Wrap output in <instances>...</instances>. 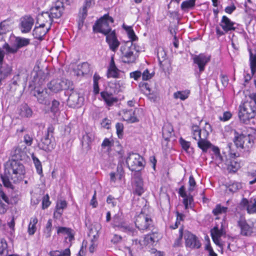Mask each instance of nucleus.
Wrapping results in <instances>:
<instances>
[{"label":"nucleus","instance_id":"nucleus-1","mask_svg":"<svg viewBox=\"0 0 256 256\" xmlns=\"http://www.w3.org/2000/svg\"><path fill=\"white\" fill-rule=\"evenodd\" d=\"M22 152L20 148H15L12 154L13 159L6 164L4 172L1 174L2 182L6 187L9 188L12 186L10 180L15 182L24 174V166L18 160L21 159Z\"/></svg>","mask_w":256,"mask_h":256},{"label":"nucleus","instance_id":"nucleus-2","mask_svg":"<svg viewBox=\"0 0 256 256\" xmlns=\"http://www.w3.org/2000/svg\"><path fill=\"white\" fill-rule=\"evenodd\" d=\"M141 48L136 44L127 42L121 46L122 60L124 63H134L138 56Z\"/></svg>","mask_w":256,"mask_h":256},{"label":"nucleus","instance_id":"nucleus-3","mask_svg":"<svg viewBox=\"0 0 256 256\" xmlns=\"http://www.w3.org/2000/svg\"><path fill=\"white\" fill-rule=\"evenodd\" d=\"M114 22L113 18L108 14H105L98 20L92 26L93 32L95 33H102L105 36L112 32L110 24Z\"/></svg>","mask_w":256,"mask_h":256},{"label":"nucleus","instance_id":"nucleus-4","mask_svg":"<svg viewBox=\"0 0 256 256\" xmlns=\"http://www.w3.org/2000/svg\"><path fill=\"white\" fill-rule=\"evenodd\" d=\"M254 102H244L239 106L238 117L241 122L248 124L250 119L254 118L256 108Z\"/></svg>","mask_w":256,"mask_h":256},{"label":"nucleus","instance_id":"nucleus-5","mask_svg":"<svg viewBox=\"0 0 256 256\" xmlns=\"http://www.w3.org/2000/svg\"><path fill=\"white\" fill-rule=\"evenodd\" d=\"M10 38L11 40H14L12 46H10L8 43L6 42L2 46V48L6 50L8 54H16L19 49L28 46L30 43V39L25 38L11 36Z\"/></svg>","mask_w":256,"mask_h":256},{"label":"nucleus","instance_id":"nucleus-6","mask_svg":"<svg viewBox=\"0 0 256 256\" xmlns=\"http://www.w3.org/2000/svg\"><path fill=\"white\" fill-rule=\"evenodd\" d=\"M111 224L113 228H117L118 230L129 235L134 236L138 234L136 230L124 221L122 216L118 214H116L113 216Z\"/></svg>","mask_w":256,"mask_h":256},{"label":"nucleus","instance_id":"nucleus-7","mask_svg":"<svg viewBox=\"0 0 256 256\" xmlns=\"http://www.w3.org/2000/svg\"><path fill=\"white\" fill-rule=\"evenodd\" d=\"M144 158L136 153H130L126 158V164L132 171H140L144 167Z\"/></svg>","mask_w":256,"mask_h":256},{"label":"nucleus","instance_id":"nucleus-8","mask_svg":"<svg viewBox=\"0 0 256 256\" xmlns=\"http://www.w3.org/2000/svg\"><path fill=\"white\" fill-rule=\"evenodd\" d=\"M48 88L53 92H58L61 90L70 89L72 90V83L66 79H54L48 84Z\"/></svg>","mask_w":256,"mask_h":256},{"label":"nucleus","instance_id":"nucleus-9","mask_svg":"<svg viewBox=\"0 0 256 256\" xmlns=\"http://www.w3.org/2000/svg\"><path fill=\"white\" fill-rule=\"evenodd\" d=\"M135 224L136 228L140 230H145L150 229V228L152 226V220L149 216L145 214L142 212L136 216Z\"/></svg>","mask_w":256,"mask_h":256},{"label":"nucleus","instance_id":"nucleus-10","mask_svg":"<svg viewBox=\"0 0 256 256\" xmlns=\"http://www.w3.org/2000/svg\"><path fill=\"white\" fill-rule=\"evenodd\" d=\"M234 142L237 148H249L252 146V142L248 136L238 134L234 131Z\"/></svg>","mask_w":256,"mask_h":256},{"label":"nucleus","instance_id":"nucleus-11","mask_svg":"<svg viewBox=\"0 0 256 256\" xmlns=\"http://www.w3.org/2000/svg\"><path fill=\"white\" fill-rule=\"evenodd\" d=\"M225 234L222 224L219 228L218 226H215L211 230V236L214 244L219 246L222 250L224 244L221 242L220 237Z\"/></svg>","mask_w":256,"mask_h":256},{"label":"nucleus","instance_id":"nucleus-12","mask_svg":"<svg viewBox=\"0 0 256 256\" xmlns=\"http://www.w3.org/2000/svg\"><path fill=\"white\" fill-rule=\"evenodd\" d=\"M192 60L194 63L198 66L200 72H202L204 70L206 64L210 61V56L201 53L198 55L193 56Z\"/></svg>","mask_w":256,"mask_h":256},{"label":"nucleus","instance_id":"nucleus-13","mask_svg":"<svg viewBox=\"0 0 256 256\" xmlns=\"http://www.w3.org/2000/svg\"><path fill=\"white\" fill-rule=\"evenodd\" d=\"M34 19L30 16H25L20 19L19 28L23 34L29 32L34 24Z\"/></svg>","mask_w":256,"mask_h":256},{"label":"nucleus","instance_id":"nucleus-14","mask_svg":"<svg viewBox=\"0 0 256 256\" xmlns=\"http://www.w3.org/2000/svg\"><path fill=\"white\" fill-rule=\"evenodd\" d=\"M132 188L133 193L139 196H141L144 192L142 179L138 173L134 175Z\"/></svg>","mask_w":256,"mask_h":256},{"label":"nucleus","instance_id":"nucleus-15","mask_svg":"<svg viewBox=\"0 0 256 256\" xmlns=\"http://www.w3.org/2000/svg\"><path fill=\"white\" fill-rule=\"evenodd\" d=\"M238 225L240 229V234L244 236H250L253 232V224H248L246 220L240 218L238 222Z\"/></svg>","mask_w":256,"mask_h":256},{"label":"nucleus","instance_id":"nucleus-16","mask_svg":"<svg viewBox=\"0 0 256 256\" xmlns=\"http://www.w3.org/2000/svg\"><path fill=\"white\" fill-rule=\"evenodd\" d=\"M106 36V40L109 46L110 49L115 52L120 45V42L116 36L115 30H112V32Z\"/></svg>","mask_w":256,"mask_h":256},{"label":"nucleus","instance_id":"nucleus-17","mask_svg":"<svg viewBox=\"0 0 256 256\" xmlns=\"http://www.w3.org/2000/svg\"><path fill=\"white\" fill-rule=\"evenodd\" d=\"M64 10L63 2L57 1L50 10L49 15L52 20L53 18H58L62 16Z\"/></svg>","mask_w":256,"mask_h":256},{"label":"nucleus","instance_id":"nucleus-18","mask_svg":"<svg viewBox=\"0 0 256 256\" xmlns=\"http://www.w3.org/2000/svg\"><path fill=\"white\" fill-rule=\"evenodd\" d=\"M186 246L191 248H199L201 244L198 238L190 232H188L184 236Z\"/></svg>","mask_w":256,"mask_h":256},{"label":"nucleus","instance_id":"nucleus-19","mask_svg":"<svg viewBox=\"0 0 256 256\" xmlns=\"http://www.w3.org/2000/svg\"><path fill=\"white\" fill-rule=\"evenodd\" d=\"M136 110H122L120 112V114L122 116V119L130 123H134L139 121L138 118L135 116Z\"/></svg>","mask_w":256,"mask_h":256},{"label":"nucleus","instance_id":"nucleus-20","mask_svg":"<svg viewBox=\"0 0 256 256\" xmlns=\"http://www.w3.org/2000/svg\"><path fill=\"white\" fill-rule=\"evenodd\" d=\"M2 186L0 184V214H4L8 209L10 203L8 197L2 190Z\"/></svg>","mask_w":256,"mask_h":256},{"label":"nucleus","instance_id":"nucleus-21","mask_svg":"<svg viewBox=\"0 0 256 256\" xmlns=\"http://www.w3.org/2000/svg\"><path fill=\"white\" fill-rule=\"evenodd\" d=\"M52 138L48 136H46L44 138L42 139V142L39 144L38 146L40 149L46 152H51L55 147L54 142L52 140Z\"/></svg>","mask_w":256,"mask_h":256},{"label":"nucleus","instance_id":"nucleus-22","mask_svg":"<svg viewBox=\"0 0 256 256\" xmlns=\"http://www.w3.org/2000/svg\"><path fill=\"white\" fill-rule=\"evenodd\" d=\"M50 29V26L47 28H45L44 26L40 24L38 26H35L32 32V34L34 38L42 40L44 39V36Z\"/></svg>","mask_w":256,"mask_h":256},{"label":"nucleus","instance_id":"nucleus-23","mask_svg":"<svg viewBox=\"0 0 256 256\" xmlns=\"http://www.w3.org/2000/svg\"><path fill=\"white\" fill-rule=\"evenodd\" d=\"M57 234H58L66 235L67 236L65 238V239H68V242H70V246L72 245V241L74 240V232L72 228L58 226L57 228Z\"/></svg>","mask_w":256,"mask_h":256},{"label":"nucleus","instance_id":"nucleus-24","mask_svg":"<svg viewBox=\"0 0 256 256\" xmlns=\"http://www.w3.org/2000/svg\"><path fill=\"white\" fill-rule=\"evenodd\" d=\"M160 234L156 232H153L150 234L146 235L142 242L145 246H152L154 242H158L160 238Z\"/></svg>","mask_w":256,"mask_h":256},{"label":"nucleus","instance_id":"nucleus-25","mask_svg":"<svg viewBox=\"0 0 256 256\" xmlns=\"http://www.w3.org/2000/svg\"><path fill=\"white\" fill-rule=\"evenodd\" d=\"M12 70V66L6 62L0 65V84L2 80L11 74Z\"/></svg>","mask_w":256,"mask_h":256},{"label":"nucleus","instance_id":"nucleus-26","mask_svg":"<svg viewBox=\"0 0 256 256\" xmlns=\"http://www.w3.org/2000/svg\"><path fill=\"white\" fill-rule=\"evenodd\" d=\"M119 72L120 70L116 66L114 58L112 57L106 73L107 77L108 78H118Z\"/></svg>","mask_w":256,"mask_h":256},{"label":"nucleus","instance_id":"nucleus-27","mask_svg":"<svg viewBox=\"0 0 256 256\" xmlns=\"http://www.w3.org/2000/svg\"><path fill=\"white\" fill-rule=\"evenodd\" d=\"M208 135H206L204 132L202 138L198 141V146L200 148L202 152H207L208 148H212V145L211 142L208 140Z\"/></svg>","mask_w":256,"mask_h":256},{"label":"nucleus","instance_id":"nucleus-28","mask_svg":"<svg viewBox=\"0 0 256 256\" xmlns=\"http://www.w3.org/2000/svg\"><path fill=\"white\" fill-rule=\"evenodd\" d=\"M53 20L49 15L48 12H42L39 14L37 16L36 23L41 24V26H46V24L48 23L50 28Z\"/></svg>","mask_w":256,"mask_h":256},{"label":"nucleus","instance_id":"nucleus-29","mask_svg":"<svg viewBox=\"0 0 256 256\" xmlns=\"http://www.w3.org/2000/svg\"><path fill=\"white\" fill-rule=\"evenodd\" d=\"M191 130L192 138L197 141L202 138L204 132L206 134V135H209L208 132L206 130H202L197 125L192 126Z\"/></svg>","mask_w":256,"mask_h":256},{"label":"nucleus","instance_id":"nucleus-30","mask_svg":"<svg viewBox=\"0 0 256 256\" xmlns=\"http://www.w3.org/2000/svg\"><path fill=\"white\" fill-rule=\"evenodd\" d=\"M234 23L231 21L229 18L226 16H224L222 17L220 26H222L225 32H227L228 31L235 30V28L234 26Z\"/></svg>","mask_w":256,"mask_h":256},{"label":"nucleus","instance_id":"nucleus-31","mask_svg":"<svg viewBox=\"0 0 256 256\" xmlns=\"http://www.w3.org/2000/svg\"><path fill=\"white\" fill-rule=\"evenodd\" d=\"M88 235L93 237V238L91 240V244L89 247L90 252L93 253L97 246V244H96V240L98 236V230L95 228L94 232V228H92L90 229Z\"/></svg>","mask_w":256,"mask_h":256},{"label":"nucleus","instance_id":"nucleus-32","mask_svg":"<svg viewBox=\"0 0 256 256\" xmlns=\"http://www.w3.org/2000/svg\"><path fill=\"white\" fill-rule=\"evenodd\" d=\"M174 134L172 125L170 123L165 124L162 128V137L166 140H168Z\"/></svg>","mask_w":256,"mask_h":256},{"label":"nucleus","instance_id":"nucleus-33","mask_svg":"<svg viewBox=\"0 0 256 256\" xmlns=\"http://www.w3.org/2000/svg\"><path fill=\"white\" fill-rule=\"evenodd\" d=\"M67 206V202L66 200H60L58 202L56 206V210L54 212V216L60 217L63 213V210Z\"/></svg>","mask_w":256,"mask_h":256},{"label":"nucleus","instance_id":"nucleus-34","mask_svg":"<svg viewBox=\"0 0 256 256\" xmlns=\"http://www.w3.org/2000/svg\"><path fill=\"white\" fill-rule=\"evenodd\" d=\"M100 95L108 106H112L114 102H117V99L114 98L112 94H109L106 92H102Z\"/></svg>","mask_w":256,"mask_h":256},{"label":"nucleus","instance_id":"nucleus-35","mask_svg":"<svg viewBox=\"0 0 256 256\" xmlns=\"http://www.w3.org/2000/svg\"><path fill=\"white\" fill-rule=\"evenodd\" d=\"M10 30V22L4 20L0 23V34L4 40V35Z\"/></svg>","mask_w":256,"mask_h":256},{"label":"nucleus","instance_id":"nucleus-36","mask_svg":"<svg viewBox=\"0 0 256 256\" xmlns=\"http://www.w3.org/2000/svg\"><path fill=\"white\" fill-rule=\"evenodd\" d=\"M254 54H253L250 49L249 50L250 53V66L251 72L254 74L256 72V49L254 50Z\"/></svg>","mask_w":256,"mask_h":256},{"label":"nucleus","instance_id":"nucleus-37","mask_svg":"<svg viewBox=\"0 0 256 256\" xmlns=\"http://www.w3.org/2000/svg\"><path fill=\"white\" fill-rule=\"evenodd\" d=\"M90 72V64L88 62H83L78 66L77 76H84L88 74Z\"/></svg>","mask_w":256,"mask_h":256},{"label":"nucleus","instance_id":"nucleus-38","mask_svg":"<svg viewBox=\"0 0 256 256\" xmlns=\"http://www.w3.org/2000/svg\"><path fill=\"white\" fill-rule=\"evenodd\" d=\"M212 151L213 154H212V158L218 164L223 161L222 156L220 155V150L218 147L212 146Z\"/></svg>","mask_w":256,"mask_h":256},{"label":"nucleus","instance_id":"nucleus-39","mask_svg":"<svg viewBox=\"0 0 256 256\" xmlns=\"http://www.w3.org/2000/svg\"><path fill=\"white\" fill-rule=\"evenodd\" d=\"M79 94L76 92H72L69 96L68 102L72 106H76L78 104Z\"/></svg>","mask_w":256,"mask_h":256},{"label":"nucleus","instance_id":"nucleus-40","mask_svg":"<svg viewBox=\"0 0 256 256\" xmlns=\"http://www.w3.org/2000/svg\"><path fill=\"white\" fill-rule=\"evenodd\" d=\"M38 223V219L34 216L30 218V222L28 224V232L30 235H33L36 230V224Z\"/></svg>","mask_w":256,"mask_h":256},{"label":"nucleus","instance_id":"nucleus-41","mask_svg":"<svg viewBox=\"0 0 256 256\" xmlns=\"http://www.w3.org/2000/svg\"><path fill=\"white\" fill-rule=\"evenodd\" d=\"M196 0H187L184 1L180 6L181 9L184 11L192 9L196 5Z\"/></svg>","mask_w":256,"mask_h":256},{"label":"nucleus","instance_id":"nucleus-42","mask_svg":"<svg viewBox=\"0 0 256 256\" xmlns=\"http://www.w3.org/2000/svg\"><path fill=\"white\" fill-rule=\"evenodd\" d=\"M190 94L189 90L183 91H178L174 94V98L176 99L180 98L182 100H184L188 98Z\"/></svg>","mask_w":256,"mask_h":256},{"label":"nucleus","instance_id":"nucleus-43","mask_svg":"<svg viewBox=\"0 0 256 256\" xmlns=\"http://www.w3.org/2000/svg\"><path fill=\"white\" fill-rule=\"evenodd\" d=\"M122 27L125 30L130 40V42H133L136 41L138 39V37L136 36L132 26H127L124 24Z\"/></svg>","mask_w":256,"mask_h":256},{"label":"nucleus","instance_id":"nucleus-44","mask_svg":"<svg viewBox=\"0 0 256 256\" xmlns=\"http://www.w3.org/2000/svg\"><path fill=\"white\" fill-rule=\"evenodd\" d=\"M246 212L250 214H256V197L250 200V204L246 208Z\"/></svg>","mask_w":256,"mask_h":256},{"label":"nucleus","instance_id":"nucleus-45","mask_svg":"<svg viewBox=\"0 0 256 256\" xmlns=\"http://www.w3.org/2000/svg\"><path fill=\"white\" fill-rule=\"evenodd\" d=\"M114 146V141L108 138H105L102 143L101 146L102 149H106L107 152H110L112 150V148Z\"/></svg>","mask_w":256,"mask_h":256},{"label":"nucleus","instance_id":"nucleus-46","mask_svg":"<svg viewBox=\"0 0 256 256\" xmlns=\"http://www.w3.org/2000/svg\"><path fill=\"white\" fill-rule=\"evenodd\" d=\"M32 159L33 160V162L34 163V166L36 168L37 173L42 176V165L41 164V162L40 161V160L37 158L36 156H34V154L32 156Z\"/></svg>","mask_w":256,"mask_h":256},{"label":"nucleus","instance_id":"nucleus-47","mask_svg":"<svg viewBox=\"0 0 256 256\" xmlns=\"http://www.w3.org/2000/svg\"><path fill=\"white\" fill-rule=\"evenodd\" d=\"M228 210V208L222 206L220 204H216V207L212 210V214L214 216H218L222 214H226Z\"/></svg>","mask_w":256,"mask_h":256},{"label":"nucleus","instance_id":"nucleus-48","mask_svg":"<svg viewBox=\"0 0 256 256\" xmlns=\"http://www.w3.org/2000/svg\"><path fill=\"white\" fill-rule=\"evenodd\" d=\"M52 221L51 220H49L46 224V228L44 231V236L46 238H48L50 237L52 234Z\"/></svg>","mask_w":256,"mask_h":256},{"label":"nucleus","instance_id":"nucleus-49","mask_svg":"<svg viewBox=\"0 0 256 256\" xmlns=\"http://www.w3.org/2000/svg\"><path fill=\"white\" fill-rule=\"evenodd\" d=\"M94 135L92 133H86L83 136L82 143L89 145L94 140Z\"/></svg>","mask_w":256,"mask_h":256},{"label":"nucleus","instance_id":"nucleus-50","mask_svg":"<svg viewBox=\"0 0 256 256\" xmlns=\"http://www.w3.org/2000/svg\"><path fill=\"white\" fill-rule=\"evenodd\" d=\"M123 162L120 160L117 166L116 176H118L119 179H121L124 175V171L123 168Z\"/></svg>","mask_w":256,"mask_h":256},{"label":"nucleus","instance_id":"nucleus-51","mask_svg":"<svg viewBox=\"0 0 256 256\" xmlns=\"http://www.w3.org/2000/svg\"><path fill=\"white\" fill-rule=\"evenodd\" d=\"M179 142L182 148L186 152H188L190 146V142L186 141L185 140L180 138L179 140Z\"/></svg>","mask_w":256,"mask_h":256},{"label":"nucleus","instance_id":"nucleus-52","mask_svg":"<svg viewBox=\"0 0 256 256\" xmlns=\"http://www.w3.org/2000/svg\"><path fill=\"white\" fill-rule=\"evenodd\" d=\"M242 188V185L239 182H234L229 185L228 190L232 192H235Z\"/></svg>","mask_w":256,"mask_h":256},{"label":"nucleus","instance_id":"nucleus-53","mask_svg":"<svg viewBox=\"0 0 256 256\" xmlns=\"http://www.w3.org/2000/svg\"><path fill=\"white\" fill-rule=\"evenodd\" d=\"M193 198L191 196H187L184 198L183 203L184 205L185 208L187 209L188 207H192V204L193 202Z\"/></svg>","mask_w":256,"mask_h":256},{"label":"nucleus","instance_id":"nucleus-54","mask_svg":"<svg viewBox=\"0 0 256 256\" xmlns=\"http://www.w3.org/2000/svg\"><path fill=\"white\" fill-rule=\"evenodd\" d=\"M166 53L162 48H158L157 49V57L160 62L165 59Z\"/></svg>","mask_w":256,"mask_h":256},{"label":"nucleus","instance_id":"nucleus-55","mask_svg":"<svg viewBox=\"0 0 256 256\" xmlns=\"http://www.w3.org/2000/svg\"><path fill=\"white\" fill-rule=\"evenodd\" d=\"M154 75V73H150L148 69L145 70L142 73V79L143 80H148L151 79Z\"/></svg>","mask_w":256,"mask_h":256},{"label":"nucleus","instance_id":"nucleus-56","mask_svg":"<svg viewBox=\"0 0 256 256\" xmlns=\"http://www.w3.org/2000/svg\"><path fill=\"white\" fill-rule=\"evenodd\" d=\"M116 134L119 138H121L123 134L124 124L122 123L118 122L116 124Z\"/></svg>","mask_w":256,"mask_h":256},{"label":"nucleus","instance_id":"nucleus-57","mask_svg":"<svg viewBox=\"0 0 256 256\" xmlns=\"http://www.w3.org/2000/svg\"><path fill=\"white\" fill-rule=\"evenodd\" d=\"M22 115L26 117H30L32 116V110L28 108L27 106H23L22 110Z\"/></svg>","mask_w":256,"mask_h":256},{"label":"nucleus","instance_id":"nucleus-58","mask_svg":"<svg viewBox=\"0 0 256 256\" xmlns=\"http://www.w3.org/2000/svg\"><path fill=\"white\" fill-rule=\"evenodd\" d=\"M132 246L138 250H140L145 245L144 244L142 241L136 239L132 240Z\"/></svg>","mask_w":256,"mask_h":256},{"label":"nucleus","instance_id":"nucleus-59","mask_svg":"<svg viewBox=\"0 0 256 256\" xmlns=\"http://www.w3.org/2000/svg\"><path fill=\"white\" fill-rule=\"evenodd\" d=\"M118 199L114 198L111 195H109L106 199V202L108 204H110L112 207H114L116 206Z\"/></svg>","mask_w":256,"mask_h":256},{"label":"nucleus","instance_id":"nucleus-60","mask_svg":"<svg viewBox=\"0 0 256 256\" xmlns=\"http://www.w3.org/2000/svg\"><path fill=\"white\" fill-rule=\"evenodd\" d=\"M59 105V102L56 100H53L52 101V106L50 108L51 112L54 114H56L58 111Z\"/></svg>","mask_w":256,"mask_h":256},{"label":"nucleus","instance_id":"nucleus-61","mask_svg":"<svg viewBox=\"0 0 256 256\" xmlns=\"http://www.w3.org/2000/svg\"><path fill=\"white\" fill-rule=\"evenodd\" d=\"M49 196L47 194L43 197L42 201V209L46 208L50 204L49 200Z\"/></svg>","mask_w":256,"mask_h":256},{"label":"nucleus","instance_id":"nucleus-62","mask_svg":"<svg viewBox=\"0 0 256 256\" xmlns=\"http://www.w3.org/2000/svg\"><path fill=\"white\" fill-rule=\"evenodd\" d=\"M232 116V114L230 112H225L223 113L222 116H220L219 118L220 120L226 122L229 120Z\"/></svg>","mask_w":256,"mask_h":256},{"label":"nucleus","instance_id":"nucleus-63","mask_svg":"<svg viewBox=\"0 0 256 256\" xmlns=\"http://www.w3.org/2000/svg\"><path fill=\"white\" fill-rule=\"evenodd\" d=\"M24 142L28 146H30L32 144L33 138L28 134H26L24 136Z\"/></svg>","mask_w":256,"mask_h":256},{"label":"nucleus","instance_id":"nucleus-64","mask_svg":"<svg viewBox=\"0 0 256 256\" xmlns=\"http://www.w3.org/2000/svg\"><path fill=\"white\" fill-rule=\"evenodd\" d=\"M130 78H133L134 80H138L142 76V72L138 70L132 72L130 73Z\"/></svg>","mask_w":256,"mask_h":256}]
</instances>
